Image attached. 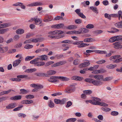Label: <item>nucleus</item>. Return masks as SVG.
I'll return each mask as SVG.
<instances>
[{"label": "nucleus", "mask_w": 122, "mask_h": 122, "mask_svg": "<svg viewBox=\"0 0 122 122\" xmlns=\"http://www.w3.org/2000/svg\"><path fill=\"white\" fill-rule=\"evenodd\" d=\"M76 85V84H74L68 87L66 89V92L67 93H71L74 92L76 88L75 86Z\"/></svg>", "instance_id": "1"}, {"label": "nucleus", "mask_w": 122, "mask_h": 122, "mask_svg": "<svg viewBox=\"0 0 122 122\" xmlns=\"http://www.w3.org/2000/svg\"><path fill=\"white\" fill-rule=\"evenodd\" d=\"M122 38V36H115L110 38L109 41V42L112 43L116 41L121 40Z\"/></svg>", "instance_id": "2"}, {"label": "nucleus", "mask_w": 122, "mask_h": 122, "mask_svg": "<svg viewBox=\"0 0 122 122\" xmlns=\"http://www.w3.org/2000/svg\"><path fill=\"white\" fill-rule=\"evenodd\" d=\"M92 100H86V102L87 103L88 102H90L91 103L94 105H97V101H100V99H99L98 98L96 97H93L92 98Z\"/></svg>", "instance_id": "3"}, {"label": "nucleus", "mask_w": 122, "mask_h": 122, "mask_svg": "<svg viewBox=\"0 0 122 122\" xmlns=\"http://www.w3.org/2000/svg\"><path fill=\"white\" fill-rule=\"evenodd\" d=\"M34 20L36 25H40V26H43L44 25V24L42 23L41 20L39 18L35 17L34 18Z\"/></svg>", "instance_id": "4"}, {"label": "nucleus", "mask_w": 122, "mask_h": 122, "mask_svg": "<svg viewBox=\"0 0 122 122\" xmlns=\"http://www.w3.org/2000/svg\"><path fill=\"white\" fill-rule=\"evenodd\" d=\"M58 76H51L48 79V81L51 82H55L58 81L57 80L58 79Z\"/></svg>", "instance_id": "5"}, {"label": "nucleus", "mask_w": 122, "mask_h": 122, "mask_svg": "<svg viewBox=\"0 0 122 122\" xmlns=\"http://www.w3.org/2000/svg\"><path fill=\"white\" fill-rule=\"evenodd\" d=\"M8 49L7 46L3 47V45L0 44V52L3 53L6 52L8 51Z\"/></svg>", "instance_id": "6"}, {"label": "nucleus", "mask_w": 122, "mask_h": 122, "mask_svg": "<svg viewBox=\"0 0 122 122\" xmlns=\"http://www.w3.org/2000/svg\"><path fill=\"white\" fill-rule=\"evenodd\" d=\"M90 77H93L96 80H98L100 81L102 80L103 78V76L100 75H97L94 76H90Z\"/></svg>", "instance_id": "7"}, {"label": "nucleus", "mask_w": 122, "mask_h": 122, "mask_svg": "<svg viewBox=\"0 0 122 122\" xmlns=\"http://www.w3.org/2000/svg\"><path fill=\"white\" fill-rule=\"evenodd\" d=\"M43 5V3L41 2H36L28 4L27 6H41Z\"/></svg>", "instance_id": "8"}, {"label": "nucleus", "mask_w": 122, "mask_h": 122, "mask_svg": "<svg viewBox=\"0 0 122 122\" xmlns=\"http://www.w3.org/2000/svg\"><path fill=\"white\" fill-rule=\"evenodd\" d=\"M114 46V47L116 49H120L122 48V46L120 44L119 42H116L113 44Z\"/></svg>", "instance_id": "9"}, {"label": "nucleus", "mask_w": 122, "mask_h": 122, "mask_svg": "<svg viewBox=\"0 0 122 122\" xmlns=\"http://www.w3.org/2000/svg\"><path fill=\"white\" fill-rule=\"evenodd\" d=\"M39 60L40 61H46L48 59L47 56L46 55H43L41 56H40L37 57Z\"/></svg>", "instance_id": "10"}, {"label": "nucleus", "mask_w": 122, "mask_h": 122, "mask_svg": "<svg viewBox=\"0 0 122 122\" xmlns=\"http://www.w3.org/2000/svg\"><path fill=\"white\" fill-rule=\"evenodd\" d=\"M33 101L31 100H25L22 101L21 103L23 104H29L33 103Z\"/></svg>", "instance_id": "11"}, {"label": "nucleus", "mask_w": 122, "mask_h": 122, "mask_svg": "<svg viewBox=\"0 0 122 122\" xmlns=\"http://www.w3.org/2000/svg\"><path fill=\"white\" fill-rule=\"evenodd\" d=\"M92 84L94 85L97 86H100L102 84V82L100 81L95 80H93Z\"/></svg>", "instance_id": "12"}, {"label": "nucleus", "mask_w": 122, "mask_h": 122, "mask_svg": "<svg viewBox=\"0 0 122 122\" xmlns=\"http://www.w3.org/2000/svg\"><path fill=\"white\" fill-rule=\"evenodd\" d=\"M13 5L15 6H21L20 7L22 9H25V6L21 2H18L13 4Z\"/></svg>", "instance_id": "13"}, {"label": "nucleus", "mask_w": 122, "mask_h": 122, "mask_svg": "<svg viewBox=\"0 0 122 122\" xmlns=\"http://www.w3.org/2000/svg\"><path fill=\"white\" fill-rule=\"evenodd\" d=\"M90 64V63L89 62H84L80 64L79 65V66L80 68H83L87 67Z\"/></svg>", "instance_id": "14"}, {"label": "nucleus", "mask_w": 122, "mask_h": 122, "mask_svg": "<svg viewBox=\"0 0 122 122\" xmlns=\"http://www.w3.org/2000/svg\"><path fill=\"white\" fill-rule=\"evenodd\" d=\"M51 32L53 35H59L64 33L63 31L61 30H56Z\"/></svg>", "instance_id": "15"}, {"label": "nucleus", "mask_w": 122, "mask_h": 122, "mask_svg": "<svg viewBox=\"0 0 122 122\" xmlns=\"http://www.w3.org/2000/svg\"><path fill=\"white\" fill-rule=\"evenodd\" d=\"M56 73V71L54 70H49L47 71L46 75H47L51 76L55 74Z\"/></svg>", "instance_id": "16"}, {"label": "nucleus", "mask_w": 122, "mask_h": 122, "mask_svg": "<svg viewBox=\"0 0 122 122\" xmlns=\"http://www.w3.org/2000/svg\"><path fill=\"white\" fill-rule=\"evenodd\" d=\"M16 104L15 103H12L9 104L8 106L6 107L7 109H9L13 108L16 107Z\"/></svg>", "instance_id": "17"}, {"label": "nucleus", "mask_w": 122, "mask_h": 122, "mask_svg": "<svg viewBox=\"0 0 122 122\" xmlns=\"http://www.w3.org/2000/svg\"><path fill=\"white\" fill-rule=\"evenodd\" d=\"M21 97H22L21 96L17 95L11 97L10 98V99L12 100H18L20 99Z\"/></svg>", "instance_id": "18"}, {"label": "nucleus", "mask_w": 122, "mask_h": 122, "mask_svg": "<svg viewBox=\"0 0 122 122\" xmlns=\"http://www.w3.org/2000/svg\"><path fill=\"white\" fill-rule=\"evenodd\" d=\"M79 31H80V34L87 33L89 31L87 29L84 28H81L79 30Z\"/></svg>", "instance_id": "19"}, {"label": "nucleus", "mask_w": 122, "mask_h": 122, "mask_svg": "<svg viewBox=\"0 0 122 122\" xmlns=\"http://www.w3.org/2000/svg\"><path fill=\"white\" fill-rule=\"evenodd\" d=\"M21 60H17L14 61L13 64V66L15 67L17 66L20 62Z\"/></svg>", "instance_id": "20"}, {"label": "nucleus", "mask_w": 122, "mask_h": 122, "mask_svg": "<svg viewBox=\"0 0 122 122\" xmlns=\"http://www.w3.org/2000/svg\"><path fill=\"white\" fill-rule=\"evenodd\" d=\"M58 79L61 80L62 81H68L70 78L66 77L63 76H58Z\"/></svg>", "instance_id": "21"}, {"label": "nucleus", "mask_w": 122, "mask_h": 122, "mask_svg": "<svg viewBox=\"0 0 122 122\" xmlns=\"http://www.w3.org/2000/svg\"><path fill=\"white\" fill-rule=\"evenodd\" d=\"M95 41V39L92 38H88L85 39L84 41L85 42H92Z\"/></svg>", "instance_id": "22"}, {"label": "nucleus", "mask_w": 122, "mask_h": 122, "mask_svg": "<svg viewBox=\"0 0 122 122\" xmlns=\"http://www.w3.org/2000/svg\"><path fill=\"white\" fill-rule=\"evenodd\" d=\"M36 69L35 68L28 69L25 71V72L27 73H31L34 71H36Z\"/></svg>", "instance_id": "23"}, {"label": "nucleus", "mask_w": 122, "mask_h": 122, "mask_svg": "<svg viewBox=\"0 0 122 122\" xmlns=\"http://www.w3.org/2000/svg\"><path fill=\"white\" fill-rule=\"evenodd\" d=\"M115 26L118 28H122V21L116 23L114 25Z\"/></svg>", "instance_id": "24"}, {"label": "nucleus", "mask_w": 122, "mask_h": 122, "mask_svg": "<svg viewBox=\"0 0 122 122\" xmlns=\"http://www.w3.org/2000/svg\"><path fill=\"white\" fill-rule=\"evenodd\" d=\"M97 101L96 105H100L102 106H105L107 107L108 106V104L104 102L101 103L99 101Z\"/></svg>", "instance_id": "25"}, {"label": "nucleus", "mask_w": 122, "mask_h": 122, "mask_svg": "<svg viewBox=\"0 0 122 122\" xmlns=\"http://www.w3.org/2000/svg\"><path fill=\"white\" fill-rule=\"evenodd\" d=\"M48 37L51 38V39H56V36H53L52 34L51 31H50L48 33Z\"/></svg>", "instance_id": "26"}, {"label": "nucleus", "mask_w": 122, "mask_h": 122, "mask_svg": "<svg viewBox=\"0 0 122 122\" xmlns=\"http://www.w3.org/2000/svg\"><path fill=\"white\" fill-rule=\"evenodd\" d=\"M48 49L47 48H44L41 49H39L36 50L35 52L36 53H38L42 51H47Z\"/></svg>", "instance_id": "27"}, {"label": "nucleus", "mask_w": 122, "mask_h": 122, "mask_svg": "<svg viewBox=\"0 0 122 122\" xmlns=\"http://www.w3.org/2000/svg\"><path fill=\"white\" fill-rule=\"evenodd\" d=\"M45 64L44 62L43 61H39L36 62V66H43Z\"/></svg>", "instance_id": "28"}, {"label": "nucleus", "mask_w": 122, "mask_h": 122, "mask_svg": "<svg viewBox=\"0 0 122 122\" xmlns=\"http://www.w3.org/2000/svg\"><path fill=\"white\" fill-rule=\"evenodd\" d=\"M18 78H25L26 79H30V77H28L26 75H21L18 76H17Z\"/></svg>", "instance_id": "29"}, {"label": "nucleus", "mask_w": 122, "mask_h": 122, "mask_svg": "<svg viewBox=\"0 0 122 122\" xmlns=\"http://www.w3.org/2000/svg\"><path fill=\"white\" fill-rule=\"evenodd\" d=\"M24 32V30L21 29H19L16 30V33L18 34H23Z\"/></svg>", "instance_id": "30"}, {"label": "nucleus", "mask_w": 122, "mask_h": 122, "mask_svg": "<svg viewBox=\"0 0 122 122\" xmlns=\"http://www.w3.org/2000/svg\"><path fill=\"white\" fill-rule=\"evenodd\" d=\"M48 106L49 107L51 108H53L54 107V104L51 100H50L49 101Z\"/></svg>", "instance_id": "31"}, {"label": "nucleus", "mask_w": 122, "mask_h": 122, "mask_svg": "<svg viewBox=\"0 0 122 122\" xmlns=\"http://www.w3.org/2000/svg\"><path fill=\"white\" fill-rule=\"evenodd\" d=\"M117 66L116 65H113L110 64L107 66L106 67L107 68L109 69H112L116 67Z\"/></svg>", "instance_id": "32"}, {"label": "nucleus", "mask_w": 122, "mask_h": 122, "mask_svg": "<svg viewBox=\"0 0 122 122\" xmlns=\"http://www.w3.org/2000/svg\"><path fill=\"white\" fill-rule=\"evenodd\" d=\"M90 9L92 10L93 11L96 13H98V10L96 7L93 6H91L90 7Z\"/></svg>", "instance_id": "33"}, {"label": "nucleus", "mask_w": 122, "mask_h": 122, "mask_svg": "<svg viewBox=\"0 0 122 122\" xmlns=\"http://www.w3.org/2000/svg\"><path fill=\"white\" fill-rule=\"evenodd\" d=\"M89 44L86 43H81L80 44V45L78 46V47L79 48H81L86 47L89 45Z\"/></svg>", "instance_id": "34"}, {"label": "nucleus", "mask_w": 122, "mask_h": 122, "mask_svg": "<svg viewBox=\"0 0 122 122\" xmlns=\"http://www.w3.org/2000/svg\"><path fill=\"white\" fill-rule=\"evenodd\" d=\"M34 57V56H27L25 58V61H30Z\"/></svg>", "instance_id": "35"}, {"label": "nucleus", "mask_w": 122, "mask_h": 122, "mask_svg": "<svg viewBox=\"0 0 122 122\" xmlns=\"http://www.w3.org/2000/svg\"><path fill=\"white\" fill-rule=\"evenodd\" d=\"M83 92L85 94L89 95L92 93V91L90 90H85L83 91Z\"/></svg>", "instance_id": "36"}, {"label": "nucleus", "mask_w": 122, "mask_h": 122, "mask_svg": "<svg viewBox=\"0 0 122 122\" xmlns=\"http://www.w3.org/2000/svg\"><path fill=\"white\" fill-rule=\"evenodd\" d=\"M38 58L37 57V58L31 61L30 62V63L31 64H34L36 66V62L38 61Z\"/></svg>", "instance_id": "37"}, {"label": "nucleus", "mask_w": 122, "mask_h": 122, "mask_svg": "<svg viewBox=\"0 0 122 122\" xmlns=\"http://www.w3.org/2000/svg\"><path fill=\"white\" fill-rule=\"evenodd\" d=\"M94 51L90 50H87L86 51V52H84V54L85 55H90L89 53H91L92 52H93Z\"/></svg>", "instance_id": "38"}, {"label": "nucleus", "mask_w": 122, "mask_h": 122, "mask_svg": "<svg viewBox=\"0 0 122 122\" xmlns=\"http://www.w3.org/2000/svg\"><path fill=\"white\" fill-rule=\"evenodd\" d=\"M76 119L75 118H71L67 119L66 122H74L76 121Z\"/></svg>", "instance_id": "39"}, {"label": "nucleus", "mask_w": 122, "mask_h": 122, "mask_svg": "<svg viewBox=\"0 0 122 122\" xmlns=\"http://www.w3.org/2000/svg\"><path fill=\"white\" fill-rule=\"evenodd\" d=\"M11 91V90H9L7 91H4L0 93V95H2L4 94H8Z\"/></svg>", "instance_id": "40"}, {"label": "nucleus", "mask_w": 122, "mask_h": 122, "mask_svg": "<svg viewBox=\"0 0 122 122\" xmlns=\"http://www.w3.org/2000/svg\"><path fill=\"white\" fill-rule=\"evenodd\" d=\"M80 63V61L78 59H76L73 61V64L75 65H78Z\"/></svg>", "instance_id": "41"}, {"label": "nucleus", "mask_w": 122, "mask_h": 122, "mask_svg": "<svg viewBox=\"0 0 122 122\" xmlns=\"http://www.w3.org/2000/svg\"><path fill=\"white\" fill-rule=\"evenodd\" d=\"M25 97L27 99H31L34 97V96L33 95H26Z\"/></svg>", "instance_id": "42"}, {"label": "nucleus", "mask_w": 122, "mask_h": 122, "mask_svg": "<svg viewBox=\"0 0 122 122\" xmlns=\"http://www.w3.org/2000/svg\"><path fill=\"white\" fill-rule=\"evenodd\" d=\"M104 16L106 18H107L109 20H111V14L109 15L106 13L104 14Z\"/></svg>", "instance_id": "43"}, {"label": "nucleus", "mask_w": 122, "mask_h": 122, "mask_svg": "<svg viewBox=\"0 0 122 122\" xmlns=\"http://www.w3.org/2000/svg\"><path fill=\"white\" fill-rule=\"evenodd\" d=\"M20 91L21 92L20 93L21 94H25L28 92V91L24 89H20Z\"/></svg>", "instance_id": "44"}, {"label": "nucleus", "mask_w": 122, "mask_h": 122, "mask_svg": "<svg viewBox=\"0 0 122 122\" xmlns=\"http://www.w3.org/2000/svg\"><path fill=\"white\" fill-rule=\"evenodd\" d=\"M8 30V29H5L0 30V34H3Z\"/></svg>", "instance_id": "45"}, {"label": "nucleus", "mask_w": 122, "mask_h": 122, "mask_svg": "<svg viewBox=\"0 0 122 122\" xmlns=\"http://www.w3.org/2000/svg\"><path fill=\"white\" fill-rule=\"evenodd\" d=\"M61 43H62L71 44L72 43V42L70 40H66L61 41Z\"/></svg>", "instance_id": "46"}, {"label": "nucleus", "mask_w": 122, "mask_h": 122, "mask_svg": "<svg viewBox=\"0 0 122 122\" xmlns=\"http://www.w3.org/2000/svg\"><path fill=\"white\" fill-rule=\"evenodd\" d=\"M23 105H21L20 106L17 107L13 109V111H17L20 110V109L22 107Z\"/></svg>", "instance_id": "47"}, {"label": "nucleus", "mask_w": 122, "mask_h": 122, "mask_svg": "<svg viewBox=\"0 0 122 122\" xmlns=\"http://www.w3.org/2000/svg\"><path fill=\"white\" fill-rule=\"evenodd\" d=\"M33 46L32 45H27L25 46L24 47V48L27 49H29L33 47Z\"/></svg>", "instance_id": "48"}, {"label": "nucleus", "mask_w": 122, "mask_h": 122, "mask_svg": "<svg viewBox=\"0 0 122 122\" xmlns=\"http://www.w3.org/2000/svg\"><path fill=\"white\" fill-rule=\"evenodd\" d=\"M67 99L66 98H63L60 101L61 104H64L67 101Z\"/></svg>", "instance_id": "49"}, {"label": "nucleus", "mask_w": 122, "mask_h": 122, "mask_svg": "<svg viewBox=\"0 0 122 122\" xmlns=\"http://www.w3.org/2000/svg\"><path fill=\"white\" fill-rule=\"evenodd\" d=\"M94 27V25L92 24H88L86 26V28L88 29H91Z\"/></svg>", "instance_id": "50"}, {"label": "nucleus", "mask_w": 122, "mask_h": 122, "mask_svg": "<svg viewBox=\"0 0 122 122\" xmlns=\"http://www.w3.org/2000/svg\"><path fill=\"white\" fill-rule=\"evenodd\" d=\"M111 115L113 116H116L118 115V113L116 111H113L111 112Z\"/></svg>", "instance_id": "51"}, {"label": "nucleus", "mask_w": 122, "mask_h": 122, "mask_svg": "<svg viewBox=\"0 0 122 122\" xmlns=\"http://www.w3.org/2000/svg\"><path fill=\"white\" fill-rule=\"evenodd\" d=\"M99 74H102L105 73L106 72V71L103 69H101L100 70H98Z\"/></svg>", "instance_id": "52"}, {"label": "nucleus", "mask_w": 122, "mask_h": 122, "mask_svg": "<svg viewBox=\"0 0 122 122\" xmlns=\"http://www.w3.org/2000/svg\"><path fill=\"white\" fill-rule=\"evenodd\" d=\"M102 109L103 110L106 112L109 111L111 110V109L110 108L107 107L102 108Z\"/></svg>", "instance_id": "53"}, {"label": "nucleus", "mask_w": 122, "mask_h": 122, "mask_svg": "<svg viewBox=\"0 0 122 122\" xmlns=\"http://www.w3.org/2000/svg\"><path fill=\"white\" fill-rule=\"evenodd\" d=\"M72 102L70 101L68 102L67 103V104L66 106V107L67 108L70 107L72 105Z\"/></svg>", "instance_id": "54"}, {"label": "nucleus", "mask_w": 122, "mask_h": 122, "mask_svg": "<svg viewBox=\"0 0 122 122\" xmlns=\"http://www.w3.org/2000/svg\"><path fill=\"white\" fill-rule=\"evenodd\" d=\"M64 26V24L63 23L57 24V29L63 28Z\"/></svg>", "instance_id": "55"}, {"label": "nucleus", "mask_w": 122, "mask_h": 122, "mask_svg": "<svg viewBox=\"0 0 122 122\" xmlns=\"http://www.w3.org/2000/svg\"><path fill=\"white\" fill-rule=\"evenodd\" d=\"M93 80V79L91 78H86L85 80V81L86 82L92 83Z\"/></svg>", "instance_id": "56"}, {"label": "nucleus", "mask_w": 122, "mask_h": 122, "mask_svg": "<svg viewBox=\"0 0 122 122\" xmlns=\"http://www.w3.org/2000/svg\"><path fill=\"white\" fill-rule=\"evenodd\" d=\"M106 61L104 60H101L99 61L96 62V63L98 64H102L105 62Z\"/></svg>", "instance_id": "57"}, {"label": "nucleus", "mask_w": 122, "mask_h": 122, "mask_svg": "<svg viewBox=\"0 0 122 122\" xmlns=\"http://www.w3.org/2000/svg\"><path fill=\"white\" fill-rule=\"evenodd\" d=\"M112 78L110 77H108L105 78L104 79H103H103L102 80L104 81H109L110 80H111L112 79Z\"/></svg>", "instance_id": "58"}, {"label": "nucleus", "mask_w": 122, "mask_h": 122, "mask_svg": "<svg viewBox=\"0 0 122 122\" xmlns=\"http://www.w3.org/2000/svg\"><path fill=\"white\" fill-rule=\"evenodd\" d=\"M75 23L77 24H79L82 22L81 20L80 19H76L75 20Z\"/></svg>", "instance_id": "59"}, {"label": "nucleus", "mask_w": 122, "mask_h": 122, "mask_svg": "<svg viewBox=\"0 0 122 122\" xmlns=\"http://www.w3.org/2000/svg\"><path fill=\"white\" fill-rule=\"evenodd\" d=\"M61 101L60 99H55L54 100V102L56 104H61L60 101Z\"/></svg>", "instance_id": "60"}, {"label": "nucleus", "mask_w": 122, "mask_h": 122, "mask_svg": "<svg viewBox=\"0 0 122 122\" xmlns=\"http://www.w3.org/2000/svg\"><path fill=\"white\" fill-rule=\"evenodd\" d=\"M103 32L102 30H97L94 31L95 33L97 34L101 33Z\"/></svg>", "instance_id": "61"}, {"label": "nucleus", "mask_w": 122, "mask_h": 122, "mask_svg": "<svg viewBox=\"0 0 122 122\" xmlns=\"http://www.w3.org/2000/svg\"><path fill=\"white\" fill-rule=\"evenodd\" d=\"M15 57L17 58L19 57V58L18 60H21V61L23 58V57L22 56V55L20 54H18L16 55L15 56Z\"/></svg>", "instance_id": "62"}, {"label": "nucleus", "mask_w": 122, "mask_h": 122, "mask_svg": "<svg viewBox=\"0 0 122 122\" xmlns=\"http://www.w3.org/2000/svg\"><path fill=\"white\" fill-rule=\"evenodd\" d=\"M78 15L83 19H85L86 18V16L84 15L81 12Z\"/></svg>", "instance_id": "63"}, {"label": "nucleus", "mask_w": 122, "mask_h": 122, "mask_svg": "<svg viewBox=\"0 0 122 122\" xmlns=\"http://www.w3.org/2000/svg\"><path fill=\"white\" fill-rule=\"evenodd\" d=\"M67 29H75V26L74 25H70L67 27Z\"/></svg>", "instance_id": "64"}]
</instances>
